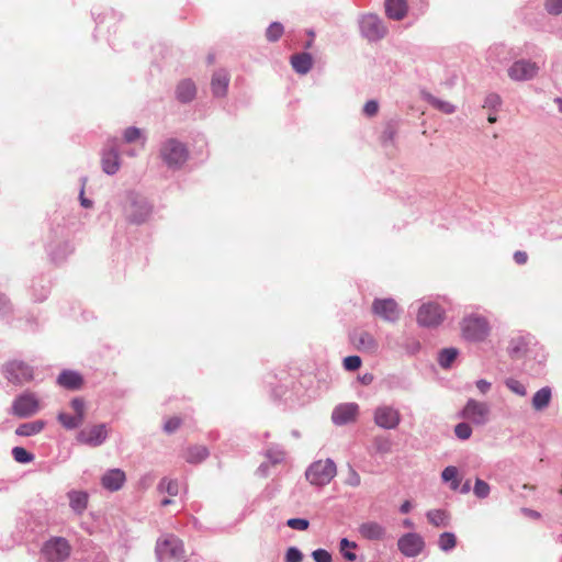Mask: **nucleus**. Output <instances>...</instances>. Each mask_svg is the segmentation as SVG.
Masks as SVG:
<instances>
[{"label":"nucleus","instance_id":"nucleus-1","mask_svg":"<svg viewBox=\"0 0 562 562\" xmlns=\"http://www.w3.org/2000/svg\"><path fill=\"white\" fill-rule=\"evenodd\" d=\"M156 554L159 562L180 560L184 555L182 541L173 535H165L156 543Z\"/></svg>","mask_w":562,"mask_h":562},{"label":"nucleus","instance_id":"nucleus-2","mask_svg":"<svg viewBox=\"0 0 562 562\" xmlns=\"http://www.w3.org/2000/svg\"><path fill=\"white\" fill-rule=\"evenodd\" d=\"M336 464L330 459L318 460L310 465L305 476L313 485L328 484L336 475Z\"/></svg>","mask_w":562,"mask_h":562},{"label":"nucleus","instance_id":"nucleus-3","mask_svg":"<svg viewBox=\"0 0 562 562\" xmlns=\"http://www.w3.org/2000/svg\"><path fill=\"white\" fill-rule=\"evenodd\" d=\"M160 156L168 167L178 168L187 161L189 153L184 144L170 138L162 144Z\"/></svg>","mask_w":562,"mask_h":562},{"label":"nucleus","instance_id":"nucleus-4","mask_svg":"<svg viewBox=\"0 0 562 562\" xmlns=\"http://www.w3.org/2000/svg\"><path fill=\"white\" fill-rule=\"evenodd\" d=\"M151 213V205L143 198L130 194L124 205L126 220L133 224L144 223Z\"/></svg>","mask_w":562,"mask_h":562},{"label":"nucleus","instance_id":"nucleus-5","mask_svg":"<svg viewBox=\"0 0 562 562\" xmlns=\"http://www.w3.org/2000/svg\"><path fill=\"white\" fill-rule=\"evenodd\" d=\"M71 546L63 537L50 538L42 548V554L48 562H64L69 558Z\"/></svg>","mask_w":562,"mask_h":562},{"label":"nucleus","instance_id":"nucleus-6","mask_svg":"<svg viewBox=\"0 0 562 562\" xmlns=\"http://www.w3.org/2000/svg\"><path fill=\"white\" fill-rule=\"evenodd\" d=\"M460 416L476 426L485 425L490 420L491 408L487 403L470 398Z\"/></svg>","mask_w":562,"mask_h":562},{"label":"nucleus","instance_id":"nucleus-7","mask_svg":"<svg viewBox=\"0 0 562 562\" xmlns=\"http://www.w3.org/2000/svg\"><path fill=\"white\" fill-rule=\"evenodd\" d=\"M462 335L467 340H483L490 331L487 321L480 316L465 317L461 323Z\"/></svg>","mask_w":562,"mask_h":562},{"label":"nucleus","instance_id":"nucleus-8","mask_svg":"<svg viewBox=\"0 0 562 562\" xmlns=\"http://www.w3.org/2000/svg\"><path fill=\"white\" fill-rule=\"evenodd\" d=\"M3 373L14 384H23L33 380V369L23 361H8L3 366Z\"/></svg>","mask_w":562,"mask_h":562},{"label":"nucleus","instance_id":"nucleus-9","mask_svg":"<svg viewBox=\"0 0 562 562\" xmlns=\"http://www.w3.org/2000/svg\"><path fill=\"white\" fill-rule=\"evenodd\" d=\"M397 548L403 555L414 558L423 552L425 541L420 535L416 532H408L400 537L397 540Z\"/></svg>","mask_w":562,"mask_h":562},{"label":"nucleus","instance_id":"nucleus-10","mask_svg":"<svg viewBox=\"0 0 562 562\" xmlns=\"http://www.w3.org/2000/svg\"><path fill=\"white\" fill-rule=\"evenodd\" d=\"M445 318V311L436 303H425L417 314V322L425 327L438 326Z\"/></svg>","mask_w":562,"mask_h":562},{"label":"nucleus","instance_id":"nucleus-11","mask_svg":"<svg viewBox=\"0 0 562 562\" xmlns=\"http://www.w3.org/2000/svg\"><path fill=\"white\" fill-rule=\"evenodd\" d=\"M360 30L364 37L369 41H379L386 35V27L383 22L374 14L362 16Z\"/></svg>","mask_w":562,"mask_h":562},{"label":"nucleus","instance_id":"nucleus-12","mask_svg":"<svg viewBox=\"0 0 562 562\" xmlns=\"http://www.w3.org/2000/svg\"><path fill=\"white\" fill-rule=\"evenodd\" d=\"M372 312L385 322H396L400 318L401 310L393 299H376L372 303Z\"/></svg>","mask_w":562,"mask_h":562},{"label":"nucleus","instance_id":"nucleus-13","mask_svg":"<svg viewBox=\"0 0 562 562\" xmlns=\"http://www.w3.org/2000/svg\"><path fill=\"white\" fill-rule=\"evenodd\" d=\"M108 432L104 424L89 426L78 432L77 441L82 445L98 447L105 441Z\"/></svg>","mask_w":562,"mask_h":562},{"label":"nucleus","instance_id":"nucleus-14","mask_svg":"<svg viewBox=\"0 0 562 562\" xmlns=\"http://www.w3.org/2000/svg\"><path fill=\"white\" fill-rule=\"evenodd\" d=\"M539 66L535 61L520 59L508 68V76L515 81L531 80L537 76Z\"/></svg>","mask_w":562,"mask_h":562},{"label":"nucleus","instance_id":"nucleus-15","mask_svg":"<svg viewBox=\"0 0 562 562\" xmlns=\"http://www.w3.org/2000/svg\"><path fill=\"white\" fill-rule=\"evenodd\" d=\"M38 401L33 393H23L12 404V413L18 417H29L38 411Z\"/></svg>","mask_w":562,"mask_h":562},{"label":"nucleus","instance_id":"nucleus-16","mask_svg":"<svg viewBox=\"0 0 562 562\" xmlns=\"http://www.w3.org/2000/svg\"><path fill=\"white\" fill-rule=\"evenodd\" d=\"M401 422L400 412L392 406H380L374 412V423L384 429H394Z\"/></svg>","mask_w":562,"mask_h":562},{"label":"nucleus","instance_id":"nucleus-17","mask_svg":"<svg viewBox=\"0 0 562 562\" xmlns=\"http://www.w3.org/2000/svg\"><path fill=\"white\" fill-rule=\"evenodd\" d=\"M351 342L356 349L361 352L376 353L379 349V342L375 337L366 330L355 331L351 335Z\"/></svg>","mask_w":562,"mask_h":562},{"label":"nucleus","instance_id":"nucleus-18","mask_svg":"<svg viewBox=\"0 0 562 562\" xmlns=\"http://www.w3.org/2000/svg\"><path fill=\"white\" fill-rule=\"evenodd\" d=\"M358 415V405L355 403L341 404L337 406L331 415L336 425H345L355 422Z\"/></svg>","mask_w":562,"mask_h":562},{"label":"nucleus","instance_id":"nucleus-19","mask_svg":"<svg viewBox=\"0 0 562 562\" xmlns=\"http://www.w3.org/2000/svg\"><path fill=\"white\" fill-rule=\"evenodd\" d=\"M358 531L362 538L375 541L383 540L386 535L385 528L376 521H366L361 524Z\"/></svg>","mask_w":562,"mask_h":562},{"label":"nucleus","instance_id":"nucleus-20","mask_svg":"<svg viewBox=\"0 0 562 562\" xmlns=\"http://www.w3.org/2000/svg\"><path fill=\"white\" fill-rule=\"evenodd\" d=\"M126 480L124 471L112 469L102 476V486L109 491H119Z\"/></svg>","mask_w":562,"mask_h":562},{"label":"nucleus","instance_id":"nucleus-21","mask_svg":"<svg viewBox=\"0 0 562 562\" xmlns=\"http://www.w3.org/2000/svg\"><path fill=\"white\" fill-rule=\"evenodd\" d=\"M57 382L67 390H79L83 385V378L76 371L65 370L58 375Z\"/></svg>","mask_w":562,"mask_h":562},{"label":"nucleus","instance_id":"nucleus-22","mask_svg":"<svg viewBox=\"0 0 562 562\" xmlns=\"http://www.w3.org/2000/svg\"><path fill=\"white\" fill-rule=\"evenodd\" d=\"M229 75L225 70L214 72L211 80L212 92L215 97H224L227 93Z\"/></svg>","mask_w":562,"mask_h":562},{"label":"nucleus","instance_id":"nucleus-23","mask_svg":"<svg viewBox=\"0 0 562 562\" xmlns=\"http://www.w3.org/2000/svg\"><path fill=\"white\" fill-rule=\"evenodd\" d=\"M385 12L390 19L400 21L407 13L406 0H385Z\"/></svg>","mask_w":562,"mask_h":562},{"label":"nucleus","instance_id":"nucleus-24","mask_svg":"<svg viewBox=\"0 0 562 562\" xmlns=\"http://www.w3.org/2000/svg\"><path fill=\"white\" fill-rule=\"evenodd\" d=\"M119 168V153L116 148L111 147L102 156V169L108 175H114Z\"/></svg>","mask_w":562,"mask_h":562},{"label":"nucleus","instance_id":"nucleus-25","mask_svg":"<svg viewBox=\"0 0 562 562\" xmlns=\"http://www.w3.org/2000/svg\"><path fill=\"white\" fill-rule=\"evenodd\" d=\"M176 93L180 102H190L195 98L196 87L191 80H182L177 86Z\"/></svg>","mask_w":562,"mask_h":562},{"label":"nucleus","instance_id":"nucleus-26","mask_svg":"<svg viewBox=\"0 0 562 562\" xmlns=\"http://www.w3.org/2000/svg\"><path fill=\"white\" fill-rule=\"evenodd\" d=\"M69 505L77 514H82L88 505V494L82 491H70L68 493Z\"/></svg>","mask_w":562,"mask_h":562},{"label":"nucleus","instance_id":"nucleus-27","mask_svg":"<svg viewBox=\"0 0 562 562\" xmlns=\"http://www.w3.org/2000/svg\"><path fill=\"white\" fill-rule=\"evenodd\" d=\"M291 64L296 72L306 74L312 67V57L306 53L296 54L292 56Z\"/></svg>","mask_w":562,"mask_h":562},{"label":"nucleus","instance_id":"nucleus-28","mask_svg":"<svg viewBox=\"0 0 562 562\" xmlns=\"http://www.w3.org/2000/svg\"><path fill=\"white\" fill-rule=\"evenodd\" d=\"M209 457V450L204 446H193L188 448L184 454V459L187 462L196 464L202 462Z\"/></svg>","mask_w":562,"mask_h":562},{"label":"nucleus","instance_id":"nucleus-29","mask_svg":"<svg viewBox=\"0 0 562 562\" xmlns=\"http://www.w3.org/2000/svg\"><path fill=\"white\" fill-rule=\"evenodd\" d=\"M426 517L435 527H447L450 521V515L447 510L443 509H431L427 512Z\"/></svg>","mask_w":562,"mask_h":562},{"label":"nucleus","instance_id":"nucleus-30","mask_svg":"<svg viewBox=\"0 0 562 562\" xmlns=\"http://www.w3.org/2000/svg\"><path fill=\"white\" fill-rule=\"evenodd\" d=\"M551 401V390L549 387H542L536 392L532 397V407L536 411H542L546 408Z\"/></svg>","mask_w":562,"mask_h":562},{"label":"nucleus","instance_id":"nucleus-31","mask_svg":"<svg viewBox=\"0 0 562 562\" xmlns=\"http://www.w3.org/2000/svg\"><path fill=\"white\" fill-rule=\"evenodd\" d=\"M43 428H44V422L35 420V422L25 423V424L20 425L16 428L15 434L18 436H33V435L41 432Z\"/></svg>","mask_w":562,"mask_h":562},{"label":"nucleus","instance_id":"nucleus-32","mask_svg":"<svg viewBox=\"0 0 562 562\" xmlns=\"http://www.w3.org/2000/svg\"><path fill=\"white\" fill-rule=\"evenodd\" d=\"M438 546L442 551H449L457 546V537L452 532H443L439 536Z\"/></svg>","mask_w":562,"mask_h":562},{"label":"nucleus","instance_id":"nucleus-33","mask_svg":"<svg viewBox=\"0 0 562 562\" xmlns=\"http://www.w3.org/2000/svg\"><path fill=\"white\" fill-rule=\"evenodd\" d=\"M458 350L456 348L442 349L439 353V363L442 368H449L456 360Z\"/></svg>","mask_w":562,"mask_h":562},{"label":"nucleus","instance_id":"nucleus-34","mask_svg":"<svg viewBox=\"0 0 562 562\" xmlns=\"http://www.w3.org/2000/svg\"><path fill=\"white\" fill-rule=\"evenodd\" d=\"M57 418L67 429H75L83 423L80 417H77L76 415L71 416L66 413H59Z\"/></svg>","mask_w":562,"mask_h":562},{"label":"nucleus","instance_id":"nucleus-35","mask_svg":"<svg viewBox=\"0 0 562 562\" xmlns=\"http://www.w3.org/2000/svg\"><path fill=\"white\" fill-rule=\"evenodd\" d=\"M284 33V27L279 22L271 23L267 31H266V37L269 42H277Z\"/></svg>","mask_w":562,"mask_h":562},{"label":"nucleus","instance_id":"nucleus-36","mask_svg":"<svg viewBox=\"0 0 562 562\" xmlns=\"http://www.w3.org/2000/svg\"><path fill=\"white\" fill-rule=\"evenodd\" d=\"M441 477L445 482L451 481V488L457 490L459 487V480H458V469L456 467H447L442 473Z\"/></svg>","mask_w":562,"mask_h":562},{"label":"nucleus","instance_id":"nucleus-37","mask_svg":"<svg viewBox=\"0 0 562 562\" xmlns=\"http://www.w3.org/2000/svg\"><path fill=\"white\" fill-rule=\"evenodd\" d=\"M159 491L167 492L171 496H176L179 493V484L177 480L162 479L158 485Z\"/></svg>","mask_w":562,"mask_h":562},{"label":"nucleus","instance_id":"nucleus-38","mask_svg":"<svg viewBox=\"0 0 562 562\" xmlns=\"http://www.w3.org/2000/svg\"><path fill=\"white\" fill-rule=\"evenodd\" d=\"M356 547L357 544L355 542H351L346 538L340 540V552L342 553L344 558L348 561H355L357 559V555L353 552L348 551L346 549H355Z\"/></svg>","mask_w":562,"mask_h":562},{"label":"nucleus","instance_id":"nucleus-39","mask_svg":"<svg viewBox=\"0 0 562 562\" xmlns=\"http://www.w3.org/2000/svg\"><path fill=\"white\" fill-rule=\"evenodd\" d=\"M70 406L74 409L75 415L77 417H80V419L83 422L85 417H86V404H85V401L82 398H80V397H75L70 402Z\"/></svg>","mask_w":562,"mask_h":562},{"label":"nucleus","instance_id":"nucleus-40","mask_svg":"<svg viewBox=\"0 0 562 562\" xmlns=\"http://www.w3.org/2000/svg\"><path fill=\"white\" fill-rule=\"evenodd\" d=\"M12 454L14 460L20 463H26L33 460V456L22 447L13 448Z\"/></svg>","mask_w":562,"mask_h":562},{"label":"nucleus","instance_id":"nucleus-41","mask_svg":"<svg viewBox=\"0 0 562 562\" xmlns=\"http://www.w3.org/2000/svg\"><path fill=\"white\" fill-rule=\"evenodd\" d=\"M454 434L459 439L467 440L472 435V428L467 423H460L454 427Z\"/></svg>","mask_w":562,"mask_h":562},{"label":"nucleus","instance_id":"nucleus-42","mask_svg":"<svg viewBox=\"0 0 562 562\" xmlns=\"http://www.w3.org/2000/svg\"><path fill=\"white\" fill-rule=\"evenodd\" d=\"M474 494L479 498L487 497V495L490 494V485L485 481L476 479L474 484Z\"/></svg>","mask_w":562,"mask_h":562},{"label":"nucleus","instance_id":"nucleus-43","mask_svg":"<svg viewBox=\"0 0 562 562\" xmlns=\"http://www.w3.org/2000/svg\"><path fill=\"white\" fill-rule=\"evenodd\" d=\"M345 483L352 487H357L361 484V477L359 473L351 467L348 469Z\"/></svg>","mask_w":562,"mask_h":562},{"label":"nucleus","instance_id":"nucleus-44","mask_svg":"<svg viewBox=\"0 0 562 562\" xmlns=\"http://www.w3.org/2000/svg\"><path fill=\"white\" fill-rule=\"evenodd\" d=\"M430 102L436 109L442 111L443 113L450 114V113L454 112V105H452L448 101H442V100H439L436 98H431Z\"/></svg>","mask_w":562,"mask_h":562},{"label":"nucleus","instance_id":"nucleus-45","mask_svg":"<svg viewBox=\"0 0 562 562\" xmlns=\"http://www.w3.org/2000/svg\"><path fill=\"white\" fill-rule=\"evenodd\" d=\"M344 367L348 371H356L361 367V359L358 356H348L344 359Z\"/></svg>","mask_w":562,"mask_h":562},{"label":"nucleus","instance_id":"nucleus-46","mask_svg":"<svg viewBox=\"0 0 562 562\" xmlns=\"http://www.w3.org/2000/svg\"><path fill=\"white\" fill-rule=\"evenodd\" d=\"M506 386L514 393L525 396L526 395V387L517 380L515 379H508L506 380Z\"/></svg>","mask_w":562,"mask_h":562},{"label":"nucleus","instance_id":"nucleus-47","mask_svg":"<svg viewBox=\"0 0 562 562\" xmlns=\"http://www.w3.org/2000/svg\"><path fill=\"white\" fill-rule=\"evenodd\" d=\"M123 136L126 143H133L142 137V131L137 127H128L125 130Z\"/></svg>","mask_w":562,"mask_h":562},{"label":"nucleus","instance_id":"nucleus-48","mask_svg":"<svg viewBox=\"0 0 562 562\" xmlns=\"http://www.w3.org/2000/svg\"><path fill=\"white\" fill-rule=\"evenodd\" d=\"M286 525L292 529L306 530L310 526V522L304 518H291L286 521Z\"/></svg>","mask_w":562,"mask_h":562},{"label":"nucleus","instance_id":"nucleus-49","mask_svg":"<svg viewBox=\"0 0 562 562\" xmlns=\"http://www.w3.org/2000/svg\"><path fill=\"white\" fill-rule=\"evenodd\" d=\"M181 418L178 416L168 418L164 426L165 431L168 434L176 431L181 426Z\"/></svg>","mask_w":562,"mask_h":562},{"label":"nucleus","instance_id":"nucleus-50","mask_svg":"<svg viewBox=\"0 0 562 562\" xmlns=\"http://www.w3.org/2000/svg\"><path fill=\"white\" fill-rule=\"evenodd\" d=\"M303 559L302 552L294 547L288 549L285 554V562H301Z\"/></svg>","mask_w":562,"mask_h":562},{"label":"nucleus","instance_id":"nucleus-51","mask_svg":"<svg viewBox=\"0 0 562 562\" xmlns=\"http://www.w3.org/2000/svg\"><path fill=\"white\" fill-rule=\"evenodd\" d=\"M312 557L315 562H331V555L324 549L313 551Z\"/></svg>","mask_w":562,"mask_h":562},{"label":"nucleus","instance_id":"nucleus-52","mask_svg":"<svg viewBox=\"0 0 562 562\" xmlns=\"http://www.w3.org/2000/svg\"><path fill=\"white\" fill-rule=\"evenodd\" d=\"M546 8L552 14H560L562 12V0H547Z\"/></svg>","mask_w":562,"mask_h":562},{"label":"nucleus","instance_id":"nucleus-53","mask_svg":"<svg viewBox=\"0 0 562 562\" xmlns=\"http://www.w3.org/2000/svg\"><path fill=\"white\" fill-rule=\"evenodd\" d=\"M502 104V99L498 94H488L485 99L484 106L496 109Z\"/></svg>","mask_w":562,"mask_h":562},{"label":"nucleus","instance_id":"nucleus-54","mask_svg":"<svg viewBox=\"0 0 562 562\" xmlns=\"http://www.w3.org/2000/svg\"><path fill=\"white\" fill-rule=\"evenodd\" d=\"M378 110H379V105L375 101L371 100V101H368L364 106H363V112L368 115V116H373L378 113Z\"/></svg>","mask_w":562,"mask_h":562},{"label":"nucleus","instance_id":"nucleus-55","mask_svg":"<svg viewBox=\"0 0 562 562\" xmlns=\"http://www.w3.org/2000/svg\"><path fill=\"white\" fill-rule=\"evenodd\" d=\"M285 453L283 451H269L268 458L273 464L280 463L284 460Z\"/></svg>","mask_w":562,"mask_h":562},{"label":"nucleus","instance_id":"nucleus-56","mask_svg":"<svg viewBox=\"0 0 562 562\" xmlns=\"http://www.w3.org/2000/svg\"><path fill=\"white\" fill-rule=\"evenodd\" d=\"M514 259L518 265H525L528 260V255L525 251H516L514 254Z\"/></svg>","mask_w":562,"mask_h":562},{"label":"nucleus","instance_id":"nucleus-57","mask_svg":"<svg viewBox=\"0 0 562 562\" xmlns=\"http://www.w3.org/2000/svg\"><path fill=\"white\" fill-rule=\"evenodd\" d=\"M476 387L482 394H485L491 389V383L487 382L486 380H479L476 382Z\"/></svg>","mask_w":562,"mask_h":562},{"label":"nucleus","instance_id":"nucleus-58","mask_svg":"<svg viewBox=\"0 0 562 562\" xmlns=\"http://www.w3.org/2000/svg\"><path fill=\"white\" fill-rule=\"evenodd\" d=\"M412 509V504L409 501H405L401 507H400V510L401 513L403 514H407L409 510Z\"/></svg>","mask_w":562,"mask_h":562},{"label":"nucleus","instance_id":"nucleus-59","mask_svg":"<svg viewBox=\"0 0 562 562\" xmlns=\"http://www.w3.org/2000/svg\"><path fill=\"white\" fill-rule=\"evenodd\" d=\"M522 350H524V344H522V341H518V345L513 347L512 353L513 355H518Z\"/></svg>","mask_w":562,"mask_h":562},{"label":"nucleus","instance_id":"nucleus-60","mask_svg":"<svg viewBox=\"0 0 562 562\" xmlns=\"http://www.w3.org/2000/svg\"><path fill=\"white\" fill-rule=\"evenodd\" d=\"M403 526H404L405 528H409V529H411V528H413V527H414V524H413V521H412L411 519H404V520H403Z\"/></svg>","mask_w":562,"mask_h":562},{"label":"nucleus","instance_id":"nucleus-61","mask_svg":"<svg viewBox=\"0 0 562 562\" xmlns=\"http://www.w3.org/2000/svg\"><path fill=\"white\" fill-rule=\"evenodd\" d=\"M469 491H470V482L468 481V482H465V483H464V485L462 486L461 492H462V493H467V492H469Z\"/></svg>","mask_w":562,"mask_h":562},{"label":"nucleus","instance_id":"nucleus-62","mask_svg":"<svg viewBox=\"0 0 562 562\" xmlns=\"http://www.w3.org/2000/svg\"><path fill=\"white\" fill-rule=\"evenodd\" d=\"M81 204L86 207H90L91 206V202L89 200H86V199H81Z\"/></svg>","mask_w":562,"mask_h":562},{"label":"nucleus","instance_id":"nucleus-63","mask_svg":"<svg viewBox=\"0 0 562 562\" xmlns=\"http://www.w3.org/2000/svg\"><path fill=\"white\" fill-rule=\"evenodd\" d=\"M487 120H488L490 123H495L496 122V116L490 114Z\"/></svg>","mask_w":562,"mask_h":562},{"label":"nucleus","instance_id":"nucleus-64","mask_svg":"<svg viewBox=\"0 0 562 562\" xmlns=\"http://www.w3.org/2000/svg\"><path fill=\"white\" fill-rule=\"evenodd\" d=\"M169 504H171V499L166 498V499H162V501H161V505H162V506H167V505H169Z\"/></svg>","mask_w":562,"mask_h":562}]
</instances>
